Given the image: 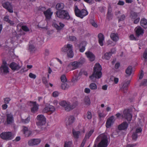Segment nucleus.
I'll use <instances>...</instances> for the list:
<instances>
[{
    "mask_svg": "<svg viewBox=\"0 0 147 147\" xmlns=\"http://www.w3.org/2000/svg\"><path fill=\"white\" fill-rule=\"evenodd\" d=\"M100 141L98 145V147H107L108 145L107 135L105 134H102L98 136L95 140V142Z\"/></svg>",
    "mask_w": 147,
    "mask_h": 147,
    "instance_id": "obj_1",
    "label": "nucleus"
},
{
    "mask_svg": "<svg viewBox=\"0 0 147 147\" xmlns=\"http://www.w3.org/2000/svg\"><path fill=\"white\" fill-rule=\"evenodd\" d=\"M102 68L99 63H96L94 67L93 72L92 75L89 77V78L92 81H94V78H100L102 76L101 70Z\"/></svg>",
    "mask_w": 147,
    "mask_h": 147,
    "instance_id": "obj_2",
    "label": "nucleus"
},
{
    "mask_svg": "<svg viewBox=\"0 0 147 147\" xmlns=\"http://www.w3.org/2000/svg\"><path fill=\"white\" fill-rule=\"evenodd\" d=\"M56 14L57 17L62 19L68 20L70 18L68 12L66 10H58L56 12Z\"/></svg>",
    "mask_w": 147,
    "mask_h": 147,
    "instance_id": "obj_3",
    "label": "nucleus"
},
{
    "mask_svg": "<svg viewBox=\"0 0 147 147\" xmlns=\"http://www.w3.org/2000/svg\"><path fill=\"white\" fill-rule=\"evenodd\" d=\"M75 12L76 16L81 18H82L88 14V12L86 10L82 9L80 11L76 6L75 7Z\"/></svg>",
    "mask_w": 147,
    "mask_h": 147,
    "instance_id": "obj_4",
    "label": "nucleus"
},
{
    "mask_svg": "<svg viewBox=\"0 0 147 147\" xmlns=\"http://www.w3.org/2000/svg\"><path fill=\"white\" fill-rule=\"evenodd\" d=\"M122 116L123 118L126 119L129 123L131 121L132 117V115L130 113L129 110V109H125L123 111Z\"/></svg>",
    "mask_w": 147,
    "mask_h": 147,
    "instance_id": "obj_5",
    "label": "nucleus"
},
{
    "mask_svg": "<svg viewBox=\"0 0 147 147\" xmlns=\"http://www.w3.org/2000/svg\"><path fill=\"white\" fill-rule=\"evenodd\" d=\"M38 121L36 124L38 126H41L45 124L46 119L42 115H38L36 117Z\"/></svg>",
    "mask_w": 147,
    "mask_h": 147,
    "instance_id": "obj_6",
    "label": "nucleus"
},
{
    "mask_svg": "<svg viewBox=\"0 0 147 147\" xmlns=\"http://www.w3.org/2000/svg\"><path fill=\"white\" fill-rule=\"evenodd\" d=\"M1 138L3 140H9L12 139V133L11 132H3L0 135Z\"/></svg>",
    "mask_w": 147,
    "mask_h": 147,
    "instance_id": "obj_7",
    "label": "nucleus"
},
{
    "mask_svg": "<svg viewBox=\"0 0 147 147\" xmlns=\"http://www.w3.org/2000/svg\"><path fill=\"white\" fill-rule=\"evenodd\" d=\"M59 105L62 107H64L65 111H69L71 110L70 108V103L65 101H62L59 103Z\"/></svg>",
    "mask_w": 147,
    "mask_h": 147,
    "instance_id": "obj_8",
    "label": "nucleus"
},
{
    "mask_svg": "<svg viewBox=\"0 0 147 147\" xmlns=\"http://www.w3.org/2000/svg\"><path fill=\"white\" fill-rule=\"evenodd\" d=\"M22 131L26 137L29 136L32 134V131L27 127L23 126L22 127Z\"/></svg>",
    "mask_w": 147,
    "mask_h": 147,
    "instance_id": "obj_9",
    "label": "nucleus"
},
{
    "mask_svg": "<svg viewBox=\"0 0 147 147\" xmlns=\"http://www.w3.org/2000/svg\"><path fill=\"white\" fill-rule=\"evenodd\" d=\"M2 5L4 8L6 9L9 12L12 13L13 12L12 7L9 2H6L3 3Z\"/></svg>",
    "mask_w": 147,
    "mask_h": 147,
    "instance_id": "obj_10",
    "label": "nucleus"
},
{
    "mask_svg": "<svg viewBox=\"0 0 147 147\" xmlns=\"http://www.w3.org/2000/svg\"><path fill=\"white\" fill-rule=\"evenodd\" d=\"M115 121V117L113 116H112L109 118L106 122V125L107 128H108L111 126V125L113 124Z\"/></svg>",
    "mask_w": 147,
    "mask_h": 147,
    "instance_id": "obj_11",
    "label": "nucleus"
},
{
    "mask_svg": "<svg viewBox=\"0 0 147 147\" xmlns=\"http://www.w3.org/2000/svg\"><path fill=\"white\" fill-rule=\"evenodd\" d=\"M136 34L137 36H142L144 33V30L140 27L138 26L135 29Z\"/></svg>",
    "mask_w": 147,
    "mask_h": 147,
    "instance_id": "obj_12",
    "label": "nucleus"
},
{
    "mask_svg": "<svg viewBox=\"0 0 147 147\" xmlns=\"http://www.w3.org/2000/svg\"><path fill=\"white\" fill-rule=\"evenodd\" d=\"M40 141L41 140L39 139H33L29 140L28 144L29 146H33L38 144Z\"/></svg>",
    "mask_w": 147,
    "mask_h": 147,
    "instance_id": "obj_13",
    "label": "nucleus"
},
{
    "mask_svg": "<svg viewBox=\"0 0 147 147\" xmlns=\"http://www.w3.org/2000/svg\"><path fill=\"white\" fill-rule=\"evenodd\" d=\"M53 26L57 30H61L64 26V24L61 22H59L58 24L55 22H53L52 24Z\"/></svg>",
    "mask_w": 147,
    "mask_h": 147,
    "instance_id": "obj_14",
    "label": "nucleus"
},
{
    "mask_svg": "<svg viewBox=\"0 0 147 147\" xmlns=\"http://www.w3.org/2000/svg\"><path fill=\"white\" fill-rule=\"evenodd\" d=\"M9 67L13 70H18L21 67V66L19 65V64L15 62L11 63L9 65Z\"/></svg>",
    "mask_w": 147,
    "mask_h": 147,
    "instance_id": "obj_15",
    "label": "nucleus"
},
{
    "mask_svg": "<svg viewBox=\"0 0 147 147\" xmlns=\"http://www.w3.org/2000/svg\"><path fill=\"white\" fill-rule=\"evenodd\" d=\"M128 125L126 122H124L118 126V129L119 130H125L128 127Z\"/></svg>",
    "mask_w": 147,
    "mask_h": 147,
    "instance_id": "obj_16",
    "label": "nucleus"
},
{
    "mask_svg": "<svg viewBox=\"0 0 147 147\" xmlns=\"http://www.w3.org/2000/svg\"><path fill=\"white\" fill-rule=\"evenodd\" d=\"M32 103V107L31 109L32 112L33 113H35L36 112L38 109V105L36 103V102H31Z\"/></svg>",
    "mask_w": 147,
    "mask_h": 147,
    "instance_id": "obj_17",
    "label": "nucleus"
},
{
    "mask_svg": "<svg viewBox=\"0 0 147 147\" xmlns=\"http://www.w3.org/2000/svg\"><path fill=\"white\" fill-rule=\"evenodd\" d=\"M85 54L90 61H92L94 60L95 56L92 52L88 51L85 53Z\"/></svg>",
    "mask_w": 147,
    "mask_h": 147,
    "instance_id": "obj_18",
    "label": "nucleus"
},
{
    "mask_svg": "<svg viewBox=\"0 0 147 147\" xmlns=\"http://www.w3.org/2000/svg\"><path fill=\"white\" fill-rule=\"evenodd\" d=\"M130 81H127L124 82L123 84L121 89V91L124 93H126L127 92V87L128 85L129 84Z\"/></svg>",
    "mask_w": 147,
    "mask_h": 147,
    "instance_id": "obj_19",
    "label": "nucleus"
},
{
    "mask_svg": "<svg viewBox=\"0 0 147 147\" xmlns=\"http://www.w3.org/2000/svg\"><path fill=\"white\" fill-rule=\"evenodd\" d=\"M0 72L4 74L8 73L9 72L8 67L7 65H2L0 67Z\"/></svg>",
    "mask_w": 147,
    "mask_h": 147,
    "instance_id": "obj_20",
    "label": "nucleus"
},
{
    "mask_svg": "<svg viewBox=\"0 0 147 147\" xmlns=\"http://www.w3.org/2000/svg\"><path fill=\"white\" fill-rule=\"evenodd\" d=\"M98 42L100 45L102 46L103 45V42L104 40V37L102 33H99L98 35Z\"/></svg>",
    "mask_w": 147,
    "mask_h": 147,
    "instance_id": "obj_21",
    "label": "nucleus"
},
{
    "mask_svg": "<svg viewBox=\"0 0 147 147\" xmlns=\"http://www.w3.org/2000/svg\"><path fill=\"white\" fill-rule=\"evenodd\" d=\"M83 63H84V62H78L77 61L73 62L71 63V65L73 67V69H75L78 68L80 65Z\"/></svg>",
    "mask_w": 147,
    "mask_h": 147,
    "instance_id": "obj_22",
    "label": "nucleus"
},
{
    "mask_svg": "<svg viewBox=\"0 0 147 147\" xmlns=\"http://www.w3.org/2000/svg\"><path fill=\"white\" fill-rule=\"evenodd\" d=\"M44 14L46 18L49 19L51 17L53 14V12L51 11L50 9H49L45 11H44Z\"/></svg>",
    "mask_w": 147,
    "mask_h": 147,
    "instance_id": "obj_23",
    "label": "nucleus"
},
{
    "mask_svg": "<svg viewBox=\"0 0 147 147\" xmlns=\"http://www.w3.org/2000/svg\"><path fill=\"white\" fill-rule=\"evenodd\" d=\"M74 117L73 116H69L68 117V120L66 122V125L67 126L71 125L74 123Z\"/></svg>",
    "mask_w": 147,
    "mask_h": 147,
    "instance_id": "obj_24",
    "label": "nucleus"
},
{
    "mask_svg": "<svg viewBox=\"0 0 147 147\" xmlns=\"http://www.w3.org/2000/svg\"><path fill=\"white\" fill-rule=\"evenodd\" d=\"M13 121V115L10 114L7 115V122L8 124H10L12 123Z\"/></svg>",
    "mask_w": 147,
    "mask_h": 147,
    "instance_id": "obj_25",
    "label": "nucleus"
},
{
    "mask_svg": "<svg viewBox=\"0 0 147 147\" xmlns=\"http://www.w3.org/2000/svg\"><path fill=\"white\" fill-rule=\"evenodd\" d=\"M4 20L5 21L7 22L11 26H14L15 25V23L13 21L9 19L8 16H5L4 18Z\"/></svg>",
    "mask_w": 147,
    "mask_h": 147,
    "instance_id": "obj_26",
    "label": "nucleus"
},
{
    "mask_svg": "<svg viewBox=\"0 0 147 147\" xmlns=\"http://www.w3.org/2000/svg\"><path fill=\"white\" fill-rule=\"evenodd\" d=\"M110 37L112 40L114 42H117L119 39L117 34L114 33H112L110 35Z\"/></svg>",
    "mask_w": 147,
    "mask_h": 147,
    "instance_id": "obj_27",
    "label": "nucleus"
},
{
    "mask_svg": "<svg viewBox=\"0 0 147 147\" xmlns=\"http://www.w3.org/2000/svg\"><path fill=\"white\" fill-rule=\"evenodd\" d=\"M111 55V53L107 52L102 56V58L103 59L108 60L110 59Z\"/></svg>",
    "mask_w": 147,
    "mask_h": 147,
    "instance_id": "obj_28",
    "label": "nucleus"
},
{
    "mask_svg": "<svg viewBox=\"0 0 147 147\" xmlns=\"http://www.w3.org/2000/svg\"><path fill=\"white\" fill-rule=\"evenodd\" d=\"M65 7L64 4L63 3H57L56 6V8L58 10H63Z\"/></svg>",
    "mask_w": 147,
    "mask_h": 147,
    "instance_id": "obj_29",
    "label": "nucleus"
},
{
    "mask_svg": "<svg viewBox=\"0 0 147 147\" xmlns=\"http://www.w3.org/2000/svg\"><path fill=\"white\" fill-rule=\"evenodd\" d=\"M72 133L74 138L75 139H78L80 134L79 131H76L74 129L72 130Z\"/></svg>",
    "mask_w": 147,
    "mask_h": 147,
    "instance_id": "obj_30",
    "label": "nucleus"
},
{
    "mask_svg": "<svg viewBox=\"0 0 147 147\" xmlns=\"http://www.w3.org/2000/svg\"><path fill=\"white\" fill-rule=\"evenodd\" d=\"M93 132L94 130L93 129H91L88 132V133H87L86 134L85 138L84 139V140L86 141L87 139H89Z\"/></svg>",
    "mask_w": 147,
    "mask_h": 147,
    "instance_id": "obj_31",
    "label": "nucleus"
},
{
    "mask_svg": "<svg viewBox=\"0 0 147 147\" xmlns=\"http://www.w3.org/2000/svg\"><path fill=\"white\" fill-rule=\"evenodd\" d=\"M132 67L131 66H128L125 70L126 73L129 76L130 75L132 72Z\"/></svg>",
    "mask_w": 147,
    "mask_h": 147,
    "instance_id": "obj_32",
    "label": "nucleus"
},
{
    "mask_svg": "<svg viewBox=\"0 0 147 147\" xmlns=\"http://www.w3.org/2000/svg\"><path fill=\"white\" fill-rule=\"evenodd\" d=\"M111 12L112 11L111 7L110 6H109L107 13V18L109 20L112 19V14L111 13Z\"/></svg>",
    "mask_w": 147,
    "mask_h": 147,
    "instance_id": "obj_33",
    "label": "nucleus"
},
{
    "mask_svg": "<svg viewBox=\"0 0 147 147\" xmlns=\"http://www.w3.org/2000/svg\"><path fill=\"white\" fill-rule=\"evenodd\" d=\"M68 56L70 58H72L74 56V53L73 52L72 47L69 48L68 51L67 52Z\"/></svg>",
    "mask_w": 147,
    "mask_h": 147,
    "instance_id": "obj_34",
    "label": "nucleus"
},
{
    "mask_svg": "<svg viewBox=\"0 0 147 147\" xmlns=\"http://www.w3.org/2000/svg\"><path fill=\"white\" fill-rule=\"evenodd\" d=\"M30 116H29L26 119H23L22 118H21V120L22 123H23L26 124L28 123L30 121Z\"/></svg>",
    "mask_w": 147,
    "mask_h": 147,
    "instance_id": "obj_35",
    "label": "nucleus"
},
{
    "mask_svg": "<svg viewBox=\"0 0 147 147\" xmlns=\"http://www.w3.org/2000/svg\"><path fill=\"white\" fill-rule=\"evenodd\" d=\"M84 103L86 105H89L90 102L89 98L88 96H86L84 98Z\"/></svg>",
    "mask_w": 147,
    "mask_h": 147,
    "instance_id": "obj_36",
    "label": "nucleus"
},
{
    "mask_svg": "<svg viewBox=\"0 0 147 147\" xmlns=\"http://www.w3.org/2000/svg\"><path fill=\"white\" fill-rule=\"evenodd\" d=\"M141 25L145 28H147L145 26L147 24V20L146 19H142L140 21Z\"/></svg>",
    "mask_w": 147,
    "mask_h": 147,
    "instance_id": "obj_37",
    "label": "nucleus"
},
{
    "mask_svg": "<svg viewBox=\"0 0 147 147\" xmlns=\"http://www.w3.org/2000/svg\"><path fill=\"white\" fill-rule=\"evenodd\" d=\"M90 88L92 90H96L97 88V86L94 83H92L89 85Z\"/></svg>",
    "mask_w": 147,
    "mask_h": 147,
    "instance_id": "obj_38",
    "label": "nucleus"
},
{
    "mask_svg": "<svg viewBox=\"0 0 147 147\" xmlns=\"http://www.w3.org/2000/svg\"><path fill=\"white\" fill-rule=\"evenodd\" d=\"M71 47H63L62 49V51L63 52L67 53L69 49V48Z\"/></svg>",
    "mask_w": 147,
    "mask_h": 147,
    "instance_id": "obj_39",
    "label": "nucleus"
},
{
    "mask_svg": "<svg viewBox=\"0 0 147 147\" xmlns=\"http://www.w3.org/2000/svg\"><path fill=\"white\" fill-rule=\"evenodd\" d=\"M138 137V134L136 132H134L132 135V138L133 140L136 141Z\"/></svg>",
    "mask_w": 147,
    "mask_h": 147,
    "instance_id": "obj_40",
    "label": "nucleus"
},
{
    "mask_svg": "<svg viewBox=\"0 0 147 147\" xmlns=\"http://www.w3.org/2000/svg\"><path fill=\"white\" fill-rule=\"evenodd\" d=\"M69 86V85H67L66 83H63L61 84V88L62 89L64 90L67 89Z\"/></svg>",
    "mask_w": 147,
    "mask_h": 147,
    "instance_id": "obj_41",
    "label": "nucleus"
},
{
    "mask_svg": "<svg viewBox=\"0 0 147 147\" xmlns=\"http://www.w3.org/2000/svg\"><path fill=\"white\" fill-rule=\"evenodd\" d=\"M125 18V16L124 14H122L120 16L118 17L119 22L123 21L124 20Z\"/></svg>",
    "mask_w": 147,
    "mask_h": 147,
    "instance_id": "obj_42",
    "label": "nucleus"
},
{
    "mask_svg": "<svg viewBox=\"0 0 147 147\" xmlns=\"http://www.w3.org/2000/svg\"><path fill=\"white\" fill-rule=\"evenodd\" d=\"M140 86H147V79L143 80L140 84Z\"/></svg>",
    "mask_w": 147,
    "mask_h": 147,
    "instance_id": "obj_43",
    "label": "nucleus"
},
{
    "mask_svg": "<svg viewBox=\"0 0 147 147\" xmlns=\"http://www.w3.org/2000/svg\"><path fill=\"white\" fill-rule=\"evenodd\" d=\"M49 112H51L52 113L54 112L55 111V108L54 106L52 105L48 106Z\"/></svg>",
    "mask_w": 147,
    "mask_h": 147,
    "instance_id": "obj_44",
    "label": "nucleus"
},
{
    "mask_svg": "<svg viewBox=\"0 0 147 147\" xmlns=\"http://www.w3.org/2000/svg\"><path fill=\"white\" fill-rule=\"evenodd\" d=\"M72 144V142L71 141L65 142L64 147H71Z\"/></svg>",
    "mask_w": 147,
    "mask_h": 147,
    "instance_id": "obj_45",
    "label": "nucleus"
},
{
    "mask_svg": "<svg viewBox=\"0 0 147 147\" xmlns=\"http://www.w3.org/2000/svg\"><path fill=\"white\" fill-rule=\"evenodd\" d=\"M137 13L135 12H132L131 13V17L133 19H136L137 17Z\"/></svg>",
    "mask_w": 147,
    "mask_h": 147,
    "instance_id": "obj_46",
    "label": "nucleus"
},
{
    "mask_svg": "<svg viewBox=\"0 0 147 147\" xmlns=\"http://www.w3.org/2000/svg\"><path fill=\"white\" fill-rule=\"evenodd\" d=\"M61 81L63 82H67V80L66 76L64 75H63L61 77Z\"/></svg>",
    "mask_w": 147,
    "mask_h": 147,
    "instance_id": "obj_47",
    "label": "nucleus"
},
{
    "mask_svg": "<svg viewBox=\"0 0 147 147\" xmlns=\"http://www.w3.org/2000/svg\"><path fill=\"white\" fill-rule=\"evenodd\" d=\"M77 105L78 103L77 102L73 103L72 105H70V108L71 109V110L72 109L75 108Z\"/></svg>",
    "mask_w": 147,
    "mask_h": 147,
    "instance_id": "obj_48",
    "label": "nucleus"
},
{
    "mask_svg": "<svg viewBox=\"0 0 147 147\" xmlns=\"http://www.w3.org/2000/svg\"><path fill=\"white\" fill-rule=\"evenodd\" d=\"M11 99L9 97H7L4 99V102L5 104H8L9 101L11 100Z\"/></svg>",
    "mask_w": 147,
    "mask_h": 147,
    "instance_id": "obj_49",
    "label": "nucleus"
},
{
    "mask_svg": "<svg viewBox=\"0 0 147 147\" xmlns=\"http://www.w3.org/2000/svg\"><path fill=\"white\" fill-rule=\"evenodd\" d=\"M79 79L78 78V77L77 76H75L72 79V82L73 83H75L77 82V81Z\"/></svg>",
    "mask_w": 147,
    "mask_h": 147,
    "instance_id": "obj_50",
    "label": "nucleus"
},
{
    "mask_svg": "<svg viewBox=\"0 0 147 147\" xmlns=\"http://www.w3.org/2000/svg\"><path fill=\"white\" fill-rule=\"evenodd\" d=\"M92 115L90 112L88 111L87 113V118L88 119H91L92 118Z\"/></svg>",
    "mask_w": 147,
    "mask_h": 147,
    "instance_id": "obj_51",
    "label": "nucleus"
},
{
    "mask_svg": "<svg viewBox=\"0 0 147 147\" xmlns=\"http://www.w3.org/2000/svg\"><path fill=\"white\" fill-rule=\"evenodd\" d=\"M22 28L24 31L28 32L29 31V29L26 26H23L22 27Z\"/></svg>",
    "mask_w": 147,
    "mask_h": 147,
    "instance_id": "obj_52",
    "label": "nucleus"
},
{
    "mask_svg": "<svg viewBox=\"0 0 147 147\" xmlns=\"http://www.w3.org/2000/svg\"><path fill=\"white\" fill-rule=\"evenodd\" d=\"M142 131V129L141 127L138 128L136 129V131L135 132L137 134H140Z\"/></svg>",
    "mask_w": 147,
    "mask_h": 147,
    "instance_id": "obj_53",
    "label": "nucleus"
},
{
    "mask_svg": "<svg viewBox=\"0 0 147 147\" xmlns=\"http://www.w3.org/2000/svg\"><path fill=\"white\" fill-rule=\"evenodd\" d=\"M87 42L85 40H83L81 41L80 44V46H85L87 45Z\"/></svg>",
    "mask_w": 147,
    "mask_h": 147,
    "instance_id": "obj_54",
    "label": "nucleus"
},
{
    "mask_svg": "<svg viewBox=\"0 0 147 147\" xmlns=\"http://www.w3.org/2000/svg\"><path fill=\"white\" fill-rule=\"evenodd\" d=\"M143 57L145 59L147 60V48H146L143 54Z\"/></svg>",
    "mask_w": 147,
    "mask_h": 147,
    "instance_id": "obj_55",
    "label": "nucleus"
},
{
    "mask_svg": "<svg viewBox=\"0 0 147 147\" xmlns=\"http://www.w3.org/2000/svg\"><path fill=\"white\" fill-rule=\"evenodd\" d=\"M28 50L31 52H34L36 50L35 47H29Z\"/></svg>",
    "mask_w": 147,
    "mask_h": 147,
    "instance_id": "obj_56",
    "label": "nucleus"
},
{
    "mask_svg": "<svg viewBox=\"0 0 147 147\" xmlns=\"http://www.w3.org/2000/svg\"><path fill=\"white\" fill-rule=\"evenodd\" d=\"M29 76L31 78L34 79H35L36 77V76L35 75L31 73H30L29 75Z\"/></svg>",
    "mask_w": 147,
    "mask_h": 147,
    "instance_id": "obj_57",
    "label": "nucleus"
},
{
    "mask_svg": "<svg viewBox=\"0 0 147 147\" xmlns=\"http://www.w3.org/2000/svg\"><path fill=\"white\" fill-rule=\"evenodd\" d=\"M69 40L71 41H75L76 40V37L73 36H69Z\"/></svg>",
    "mask_w": 147,
    "mask_h": 147,
    "instance_id": "obj_58",
    "label": "nucleus"
},
{
    "mask_svg": "<svg viewBox=\"0 0 147 147\" xmlns=\"http://www.w3.org/2000/svg\"><path fill=\"white\" fill-rule=\"evenodd\" d=\"M90 23L93 26L96 28L97 27V24L94 21V20H91L90 21Z\"/></svg>",
    "mask_w": 147,
    "mask_h": 147,
    "instance_id": "obj_59",
    "label": "nucleus"
},
{
    "mask_svg": "<svg viewBox=\"0 0 147 147\" xmlns=\"http://www.w3.org/2000/svg\"><path fill=\"white\" fill-rule=\"evenodd\" d=\"M42 112L44 113H47L49 112L48 106L46 107L42 110Z\"/></svg>",
    "mask_w": 147,
    "mask_h": 147,
    "instance_id": "obj_60",
    "label": "nucleus"
},
{
    "mask_svg": "<svg viewBox=\"0 0 147 147\" xmlns=\"http://www.w3.org/2000/svg\"><path fill=\"white\" fill-rule=\"evenodd\" d=\"M42 82L45 84H46L47 83V81L46 77H43L42 78Z\"/></svg>",
    "mask_w": 147,
    "mask_h": 147,
    "instance_id": "obj_61",
    "label": "nucleus"
},
{
    "mask_svg": "<svg viewBox=\"0 0 147 147\" xmlns=\"http://www.w3.org/2000/svg\"><path fill=\"white\" fill-rule=\"evenodd\" d=\"M58 95L59 93L55 91L53 93V95L54 97H56Z\"/></svg>",
    "mask_w": 147,
    "mask_h": 147,
    "instance_id": "obj_62",
    "label": "nucleus"
},
{
    "mask_svg": "<svg viewBox=\"0 0 147 147\" xmlns=\"http://www.w3.org/2000/svg\"><path fill=\"white\" fill-rule=\"evenodd\" d=\"M120 66V63L119 62L117 63L115 65V68L116 69H118Z\"/></svg>",
    "mask_w": 147,
    "mask_h": 147,
    "instance_id": "obj_63",
    "label": "nucleus"
},
{
    "mask_svg": "<svg viewBox=\"0 0 147 147\" xmlns=\"http://www.w3.org/2000/svg\"><path fill=\"white\" fill-rule=\"evenodd\" d=\"M84 91L86 93H89L90 92V90L89 88H86L85 89Z\"/></svg>",
    "mask_w": 147,
    "mask_h": 147,
    "instance_id": "obj_64",
    "label": "nucleus"
}]
</instances>
